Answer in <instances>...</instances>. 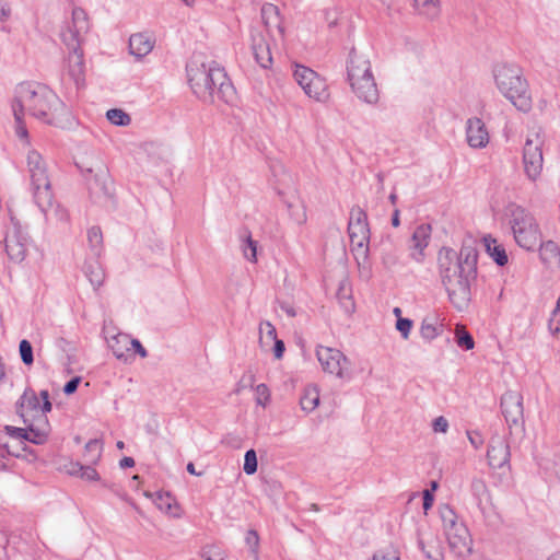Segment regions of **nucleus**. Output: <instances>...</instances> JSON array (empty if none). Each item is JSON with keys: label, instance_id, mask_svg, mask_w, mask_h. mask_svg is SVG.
I'll return each instance as SVG.
<instances>
[{"label": "nucleus", "instance_id": "obj_1", "mask_svg": "<svg viewBox=\"0 0 560 560\" xmlns=\"http://www.w3.org/2000/svg\"><path fill=\"white\" fill-rule=\"evenodd\" d=\"M478 252L472 243H464L457 254L452 248L439 253V270L451 303L459 311L471 299V284L477 278Z\"/></svg>", "mask_w": 560, "mask_h": 560}, {"label": "nucleus", "instance_id": "obj_2", "mask_svg": "<svg viewBox=\"0 0 560 560\" xmlns=\"http://www.w3.org/2000/svg\"><path fill=\"white\" fill-rule=\"evenodd\" d=\"M14 118L26 113L44 122L61 125L69 110L48 86L36 82H22L14 90L12 102Z\"/></svg>", "mask_w": 560, "mask_h": 560}, {"label": "nucleus", "instance_id": "obj_3", "mask_svg": "<svg viewBox=\"0 0 560 560\" xmlns=\"http://www.w3.org/2000/svg\"><path fill=\"white\" fill-rule=\"evenodd\" d=\"M27 189L33 202L44 214L46 221L56 220L67 222L68 211L56 202L51 185V177L47 163L42 154L30 150L26 155Z\"/></svg>", "mask_w": 560, "mask_h": 560}, {"label": "nucleus", "instance_id": "obj_4", "mask_svg": "<svg viewBox=\"0 0 560 560\" xmlns=\"http://www.w3.org/2000/svg\"><path fill=\"white\" fill-rule=\"evenodd\" d=\"M186 71L194 94L202 102L213 104L217 98L224 103L233 102L235 90L224 69L218 63H205L192 59Z\"/></svg>", "mask_w": 560, "mask_h": 560}, {"label": "nucleus", "instance_id": "obj_5", "mask_svg": "<svg viewBox=\"0 0 560 560\" xmlns=\"http://www.w3.org/2000/svg\"><path fill=\"white\" fill-rule=\"evenodd\" d=\"M492 72L499 92L518 110L528 113L533 107V98L522 69L512 63H500Z\"/></svg>", "mask_w": 560, "mask_h": 560}, {"label": "nucleus", "instance_id": "obj_6", "mask_svg": "<svg viewBox=\"0 0 560 560\" xmlns=\"http://www.w3.org/2000/svg\"><path fill=\"white\" fill-rule=\"evenodd\" d=\"M347 81L352 93L363 103L376 105L380 91L368 56L351 50L347 61Z\"/></svg>", "mask_w": 560, "mask_h": 560}, {"label": "nucleus", "instance_id": "obj_7", "mask_svg": "<svg viewBox=\"0 0 560 560\" xmlns=\"http://www.w3.org/2000/svg\"><path fill=\"white\" fill-rule=\"evenodd\" d=\"M508 217L516 244L526 250H535L541 241V232L535 217L515 205L508 208Z\"/></svg>", "mask_w": 560, "mask_h": 560}, {"label": "nucleus", "instance_id": "obj_8", "mask_svg": "<svg viewBox=\"0 0 560 560\" xmlns=\"http://www.w3.org/2000/svg\"><path fill=\"white\" fill-rule=\"evenodd\" d=\"M293 78L308 98L317 103H326L329 100L330 93L325 78L311 68L296 65Z\"/></svg>", "mask_w": 560, "mask_h": 560}, {"label": "nucleus", "instance_id": "obj_9", "mask_svg": "<svg viewBox=\"0 0 560 560\" xmlns=\"http://www.w3.org/2000/svg\"><path fill=\"white\" fill-rule=\"evenodd\" d=\"M348 233L352 250L357 252L358 256L366 258L370 243V228L368 215L359 206H354L350 210Z\"/></svg>", "mask_w": 560, "mask_h": 560}, {"label": "nucleus", "instance_id": "obj_10", "mask_svg": "<svg viewBox=\"0 0 560 560\" xmlns=\"http://www.w3.org/2000/svg\"><path fill=\"white\" fill-rule=\"evenodd\" d=\"M316 357L324 372L340 380H351V361L340 350L318 346Z\"/></svg>", "mask_w": 560, "mask_h": 560}, {"label": "nucleus", "instance_id": "obj_11", "mask_svg": "<svg viewBox=\"0 0 560 560\" xmlns=\"http://www.w3.org/2000/svg\"><path fill=\"white\" fill-rule=\"evenodd\" d=\"M90 28L86 12L81 8L72 10V18L61 30L60 38L69 51L82 50L84 36Z\"/></svg>", "mask_w": 560, "mask_h": 560}, {"label": "nucleus", "instance_id": "obj_12", "mask_svg": "<svg viewBox=\"0 0 560 560\" xmlns=\"http://www.w3.org/2000/svg\"><path fill=\"white\" fill-rule=\"evenodd\" d=\"M39 395L43 400L44 412L23 419L24 424L27 427L30 442L34 444L45 443L50 432V424L47 418V412L51 410L49 393L48 390H42Z\"/></svg>", "mask_w": 560, "mask_h": 560}, {"label": "nucleus", "instance_id": "obj_13", "mask_svg": "<svg viewBox=\"0 0 560 560\" xmlns=\"http://www.w3.org/2000/svg\"><path fill=\"white\" fill-rule=\"evenodd\" d=\"M3 242L5 253L11 261L20 264L25 259L30 238L18 221L12 219Z\"/></svg>", "mask_w": 560, "mask_h": 560}, {"label": "nucleus", "instance_id": "obj_14", "mask_svg": "<svg viewBox=\"0 0 560 560\" xmlns=\"http://www.w3.org/2000/svg\"><path fill=\"white\" fill-rule=\"evenodd\" d=\"M523 166L526 177L536 182L542 172L544 155L542 141L536 135L535 138H527L523 148Z\"/></svg>", "mask_w": 560, "mask_h": 560}, {"label": "nucleus", "instance_id": "obj_15", "mask_svg": "<svg viewBox=\"0 0 560 560\" xmlns=\"http://www.w3.org/2000/svg\"><path fill=\"white\" fill-rule=\"evenodd\" d=\"M488 463L492 468H502L510 464V445L503 435L494 434L489 442Z\"/></svg>", "mask_w": 560, "mask_h": 560}, {"label": "nucleus", "instance_id": "obj_16", "mask_svg": "<svg viewBox=\"0 0 560 560\" xmlns=\"http://www.w3.org/2000/svg\"><path fill=\"white\" fill-rule=\"evenodd\" d=\"M502 415L511 425H517L523 420V397L520 393L509 390L501 397Z\"/></svg>", "mask_w": 560, "mask_h": 560}, {"label": "nucleus", "instance_id": "obj_17", "mask_svg": "<svg viewBox=\"0 0 560 560\" xmlns=\"http://www.w3.org/2000/svg\"><path fill=\"white\" fill-rule=\"evenodd\" d=\"M450 549L452 552L459 558H464L470 555L472 540L468 528L463 525H457L455 528L445 533Z\"/></svg>", "mask_w": 560, "mask_h": 560}, {"label": "nucleus", "instance_id": "obj_18", "mask_svg": "<svg viewBox=\"0 0 560 560\" xmlns=\"http://www.w3.org/2000/svg\"><path fill=\"white\" fill-rule=\"evenodd\" d=\"M65 71L75 85L77 90H81L85 86V62L83 49L69 51L66 58Z\"/></svg>", "mask_w": 560, "mask_h": 560}, {"label": "nucleus", "instance_id": "obj_19", "mask_svg": "<svg viewBox=\"0 0 560 560\" xmlns=\"http://www.w3.org/2000/svg\"><path fill=\"white\" fill-rule=\"evenodd\" d=\"M466 139L469 147L474 149H482L489 143V132L485 122L472 117L466 121Z\"/></svg>", "mask_w": 560, "mask_h": 560}, {"label": "nucleus", "instance_id": "obj_20", "mask_svg": "<svg viewBox=\"0 0 560 560\" xmlns=\"http://www.w3.org/2000/svg\"><path fill=\"white\" fill-rule=\"evenodd\" d=\"M431 240V225L420 224L417 226L410 240V257L421 262L424 258V249L428 247Z\"/></svg>", "mask_w": 560, "mask_h": 560}, {"label": "nucleus", "instance_id": "obj_21", "mask_svg": "<svg viewBox=\"0 0 560 560\" xmlns=\"http://www.w3.org/2000/svg\"><path fill=\"white\" fill-rule=\"evenodd\" d=\"M252 50L256 62L261 68H269L272 63V57L269 45L260 31L253 30L250 32Z\"/></svg>", "mask_w": 560, "mask_h": 560}, {"label": "nucleus", "instance_id": "obj_22", "mask_svg": "<svg viewBox=\"0 0 560 560\" xmlns=\"http://www.w3.org/2000/svg\"><path fill=\"white\" fill-rule=\"evenodd\" d=\"M16 412L22 419L44 412L43 405L40 406L39 399L33 389L24 390L16 402Z\"/></svg>", "mask_w": 560, "mask_h": 560}, {"label": "nucleus", "instance_id": "obj_23", "mask_svg": "<svg viewBox=\"0 0 560 560\" xmlns=\"http://www.w3.org/2000/svg\"><path fill=\"white\" fill-rule=\"evenodd\" d=\"M154 44V38L147 33L132 34L129 38V51L140 59L152 51Z\"/></svg>", "mask_w": 560, "mask_h": 560}, {"label": "nucleus", "instance_id": "obj_24", "mask_svg": "<svg viewBox=\"0 0 560 560\" xmlns=\"http://www.w3.org/2000/svg\"><path fill=\"white\" fill-rule=\"evenodd\" d=\"M539 256L541 261L549 268L560 266V247L553 241L539 244Z\"/></svg>", "mask_w": 560, "mask_h": 560}, {"label": "nucleus", "instance_id": "obj_25", "mask_svg": "<svg viewBox=\"0 0 560 560\" xmlns=\"http://www.w3.org/2000/svg\"><path fill=\"white\" fill-rule=\"evenodd\" d=\"M483 245L489 256L499 265L505 266L509 261L505 248L490 235L483 237Z\"/></svg>", "mask_w": 560, "mask_h": 560}, {"label": "nucleus", "instance_id": "obj_26", "mask_svg": "<svg viewBox=\"0 0 560 560\" xmlns=\"http://www.w3.org/2000/svg\"><path fill=\"white\" fill-rule=\"evenodd\" d=\"M107 342L117 359L126 360V354L130 351V337L128 335L117 334L109 338Z\"/></svg>", "mask_w": 560, "mask_h": 560}, {"label": "nucleus", "instance_id": "obj_27", "mask_svg": "<svg viewBox=\"0 0 560 560\" xmlns=\"http://www.w3.org/2000/svg\"><path fill=\"white\" fill-rule=\"evenodd\" d=\"M156 506L164 513L170 514L172 517L179 518L182 516L180 509L175 498L168 493H158Z\"/></svg>", "mask_w": 560, "mask_h": 560}, {"label": "nucleus", "instance_id": "obj_28", "mask_svg": "<svg viewBox=\"0 0 560 560\" xmlns=\"http://www.w3.org/2000/svg\"><path fill=\"white\" fill-rule=\"evenodd\" d=\"M319 404V390L315 385H307L300 398L302 410L312 412Z\"/></svg>", "mask_w": 560, "mask_h": 560}, {"label": "nucleus", "instance_id": "obj_29", "mask_svg": "<svg viewBox=\"0 0 560 560\" xmlns=\"http://www.w3.org/2000/svg\"><path fill=\"white\" fill-rule=\"evenodd\" d=\"M442 332V326L438 323V317L427 316L420 325V335L427 341H432Z\"/></svg>", "mask_w": 560, "mask_h": 560}, {"label": "nucleus", "instance_id": "obj_30", "mask_svg": "<svg viewBox=\"0 0 560 560\" xmlns=\"http://www.w3.org/2000/svg\"><path fill=\"white\" fill-rule=\"evenodd\" d=\"M84 273L94 289H98L105 280V272L96 260L85 264Z\"/></svg>", "mask_w": 560, "mask_h": 560}, {"label": "nucleus", "instance_id": "obj_31", "mask_svg": "<svg viewBox=\"0 0 560 560\" xmlns=\"http://www.w3.org/2000/svg\"><path fill=\"white\" fill-rule=\"evenodd\" d=\"M261 19L267 28L280 26L279 9L272 3H265L261 8Z\"/></svg>", "mask_w": 560, "mask_h": 560}, {"label": "nucleus", "instance_id": "obj_32", "mask_svg": "<svg viewBox=\"0 0 560 560\" xmlns=\"http://www.w3.org/2000/svg\"><path fill=\"white\" fill-rule=\"evenodd\" d=\"M420 14L434 19L440 14V0H415Z\"/></svg>", "mask_w": 560, "mask_h": 560}, {"label": "nucleus", "instance_id": "obj_33", "mask_svg": "<svg viewBox=\"0 0 560 560\" xmlns=\"http://www.w3.org/2000/svg\"><path fill=\"white\" fill-rule=\"evenodd\" d=\"M440 516L445 533L455 528L457 525H463L462 522H458L455 511L448 505H444L440 509Z\"/></svg>", "mask_w": 560, "mask_h": 560}, {"label": "nucleus", "instance_id": "obj_34", "mask_svg": "<svg viewBox=\"0 0 560 560\" xmlns=\"http://www.w3.org/2000/svg\"><path fill=\"white\" fill-rule=\"evenodd\" d=\"M102 443L100 440H91L85 444V460L88 464H96L102 455Z\"/></svg>", "mask_w": 560, "mask_h": 560}, {"label": "nucleus", "instance_id": "obj_35", "mask_svg": "<svg viewBox=\"0 0 560 560\" xmlns=\"http://www.w3.org/2000/svg\"><path fill=\"white\" fill-rule=\"evenodd\" d=\"M455 340L459 348L471 350L475 347L472 336L466 330L464 326L457 325L455 329Z\"/></svg>", "mask_w": 560, "mask_h": 560}, {"label": "nucleus", "instance_id": "obj_36", "mask_svg": "<svg viewBox=\"0 0 560 560\" xmlns=\"http://www.w3.org/2000/svg\"><path fill=\"white\" fill-rule=\"evenodd\" d=\"M88 242L95 255H100L103 247L102 231L97 226H92L88 231Z\"/></svg>", "mask_w": 560, "mask_h": 560}, {"label": "nucleus", "instance_id": "obj_37", "mask_svg": "<svg viewBox=\"0 0 560 560\" xmlns=\"http://www.w3.org/2000/svg\"><path fill=\"white\" fill-rule=\"evenodd\" d=\"M106 118L115 126H128L131 122L130 116L122 109L112 108L107 110Z\"/></svg>", "mask_w": 560, "mask_h": 560}, {"label": "nucleus", "instance_id": "obj_38", "mask_svg": "<svg viewBox=\"0 0 560 560\" xmlns=\"http://www.w3.org/2000/svg\"><path fill=\"white\" fill-rule=\"evenodd\" d=\"M92 464H89L86 466L75 464L71 470L72 475H79L82 479L85 480H98L100 476L95 468L91 466Z\"/></svg>", "mask_w": 560, "mask_h": 560}, {"label": "nucleus", "instance_id": "obj_39", "mask_svg": "<svg viewBox=\"0 0 560 560\" xmlns=\"http://www.w3.org/2000/svg\"><path fill=\"white\" fill-rule=\"evenodd\" d=\"M242 250L244 257L252 261L256 262L257 260V242H255L249 235L244 240L242 245Z\"/></svg>", "mask_w": 560, "mask_h": 560}, {"label": "nucleus", "instance_id": "obj_40", "mask_svg": "<svg viewBox=\"0 0 560 560\" xmlns=\"http://www.w3.org/2000/svg\"><path fill=\"white\" fill-rule=\"evenodd\" d=\"M19 351L21 355V360L25 365H32L34 362L33 357V347L31 342L26 339L21 340L19 345Z\"/></svg>", "mask_w": 560, "mask_h": 560}, {"label": "nucleus", "instance_id": "obj_41", "mask_svg": "<svg viewBox=\"0 0 560 560\" xmlns=\"http://www.w3.org/2000/svg\"><path fill=\"white\" fill-rule=\"evenodd\" d=\"M243 469L247 475H253L257 471V455L254 450H248L245 453Z\"/></svg>", "mask_w": 560, "mask_h": 560}, {"label": "nucleus", "instance_id": "obj_42", "mask_svg": "<svg viewBox=\"0 0 560 560\" xmlns=\"http://www.w3.org/2000/svg\"><path fill=\"white\" fill-rule=\"evenodd\" d=\"M549 329L553 335L560 331V296L558 298L556 307L549 318Z\"/></svg>", "mask_w": 560, "mask_h": 560}, {"label": "nucleus", "instance_id": "obj_43", "mask_svg": "<svg viewBox=\"0 0 560 560\" xmlns=\"http://www.w3.org/2000/svg\"><path fill=\"white\" fill-rule=\"evenodd\" d=\"M259 330L261 334V337H260L261 342L264 341L265 338L269 341L277 339V331H276L275 326L271 323H269V322L261 323Z\"/></svg>", "mask_w": 560, "mask_h": 560}, {"label": "nucleus", "instance_id": "obj_44", "mask_svg": "<svg viewBox=\"0 0 560 560\" xmlns=\"http://www.w3.org/2000/svg\"><path fill=\"white\" fill-rule=\"evenodd\" d=\"M373 560H400L397 550L394 547H387L378 550Z\"/></svg>", "mask_w": 560, "mask_h": 560}, {"label": "nucleus", "instance_id": "obj_45", "mask_svg": "<svg viewBox=\"0 0 560 560\" xmlns=\"http://www.w3.org/2000/svg\"><path fill=\"white\" fill-rule=\"evenodd\" d=\"M412 328V320L408 318L399 317L396 322V329L401 334L404 339H408L410 330Z\"/></svg>", "mask_w": 560, "mask_h": 560}, {"label": "nucleus", "instance_id": "obj_46", "mask_svg": "<svg viewBox=\"0 0 560 560\" xmlns=\"http://www.w3.org/2000/svg\"><path fill=\"white\" fill-rule=\"evenodd\" d=\"M4 429H5V432L11 438L23 439V440L30 441V436H28V432H27V427L25 429H23V428H16V427H12V425H7Z\"/></svg>", "mask_w": 560, "mask_h": 560}, {"label": "nucleus", "instance_id": "obj_47", "mask_svg": "<svg viewBox=\"0 0 560 560\" xmlns=\"http://www.w3.org/2000/svg\"><path fill=\"white\" fill-rule=\"evenodd\" d=\"M246 545L252 549L254 553H257L259 545V536L256 530L249 529L245 537Z\"/></svg>", "mask_w": 560, "mask_h": 560}, {"label": "nucleus", "instance_id": "obj_48", "mask_svg": "<svg viewBox=\"0 0 560 560\" xmlns=\"http://www.w3.org/2000/svg\"><path fill=\"white\" fill-rule=\"evenodd\" d=\"M432 430L435 433H446L448 430V421L445 417L440 416L432 422Z\"/></svg>", "mask_w": 560, "mask_h": 560}, {"label": "nucleus", "instance_id": "obj_49", "mask_svg": "<svg viewBox=\"0 0 560 560\" xmlns=\"http://www.w3.org/2000/svg\"><path fill=\"white\" fill-rule=\"evenodd\" d=\"M467 438L470 442V444L474 446V448L479 450L483 444L482 435L479 432H467Z\"/></svg>", "mask_w": 560, "mask_h": 560}, {"label": "nucleus", "instance_id": "obj_50", "mask_svg": "<svg viewBox=\"0 0 560 560\" xmlns=\"http://www.w3.org/2000/svg\"><path fill=\"white\" fill-rule=\"evenodd\" d=\"M11 16V7L7 0H0V22H5Z\"/></svg>", "mask_w": 560, "mask_h": 560}, {"label": "nucleus", "instance_id": "obj_51", "mask_svg": "<svg viewBox=\"0 0 560 560\" xmlns=\"http://www.w3.org/2000/svg\"><path fill=\"white\" fill-rule=\"evenodd\" d=\"M23 116L24 115H19V119L18 118H14L15 119V122H16V128H15V131H16V136L21 139H27V130H26V127L23 122Z\"/></svg>", "mask_w": 560, "mask_h": 560}, {"label": "nucleus", "instance_id": "obj_52", "mask_svg": "<svg viewBox=\"0 0 560 560\" xmlns=\"http://www.w3.org/2000/svg\"><path fill=\"white\" fill-rule=\"evenodd\" d=\"M418 545L421 548V550L424 552V555H425V557L428 559H431V560H439L440 559L441 553L438 550H435L433 552L432 550L427 549L424 540L422 538L419 539Z\"/></svg>", "mask_w": 560, "mask_h": 560}, {"label": "nucleus", "instance_id": "obj_53", "mask_svg": "<svg viewBox=\"0 0 560 560\" xmlns=\"http://www.w3.org/2000/svg\"><path fill=\"white\" fill-rule=\"evenodd\" d=\"M81 378L80 377H73L69 382L66 383L63 387V393L67 395L73 394L80 384Z\"/></svg>", "mask_w": 560, "mask_h": 560}, {"label": "nucleus", "instance_id": "obj_54", "mask_svg": "<svg viewBox=\"0 0 560 560\" xmlns=\"http://www.w3.org/2000/svg\"><path fill=\"white\" fill-rule=\"evenodd\" d=\"M471 491L475 495H481L486 492V483L481 479H475L471 481Z\"/></svg>", "mask_w": 560, "mask_h": 560}, {"label": "nucleus", "instance_id": "obj_55", "mask_svg": "<svg viewBox=\"0 0 560 560\" xmlns=\"http://www.w3.org/2000/svg\"><path fill=\"white\" fill-rule=\"evenodd\" d=\"M130 349H133L141 358H145L148 355L147 350L138 339L130 338Z\"/></svg>", "mask_w": 560, "mask_h": 560}, {"label": "nucleus", "instance_id": "obj_56", "mask_svg": "<svg viewBox=\"0 0 560 560\" xmlns=\"http://www.w3.org/2000/svg\"><path fill=\"white\" fill-rule=\"evenodd\" d=\"M273 341H275L273 354H275V358L279 360L283 357L285 347H284L283 341L280 339H276Z\"/></svg>", "mask_w": 560, "mask_h": 560}, {"label": "nucleus", "instance_id": "obj_57", "mask_svg": "<svg viewBox=\"0 0 560 560\" xmlns=\"http://www.w3.org/2000/svg\"><path fill=\"white\" fill-rule=\"evenodd\" d=\"M433 504V495L430 493L429 490H425L423 492V509L424 511H428Z\"/></svg>", "mask_w": 560, "mask_h": 560}, {"label": "nucleus", "instance_id": "obj_58", "mask_svg": "<svg viewBox=\"0 0 560 560\" xmlns=\"http://www.w3.org/2000/svg\"><path fill=\"white\" fill-rule=\"evenodd\" d=\"M383 262L390 267L396 264V256L394 254H386L383 256Z\"/></svg>", "mask_w": 560, "mask_h": 560}, {"label": "nucleus", "instance_id": "obj_59", "mask_svg": "<svg viewBox=\"0 0 560 560\" xmlns=\"http://www.w3.org/2000/svg\"><path fill=\"white\" fill-rule=\"evenodd\" d=\"M119 465L121 468H130L135 466V459L132 457H124Z\"/></svg>", "mask_w": 560, "mask_h": 560}, {"label": "nucleus", "instance_id": "obj_60", "mask_svg": "<svg viewBox=\"0 0 560 560\" xmlns=\"http://www.w3.org/2000/svg\"><path fill=\"white\" fill-rule=\"evenodd\" d=\"M256 392L259 396H265L266 399L269 398V389L265 384H259L256 387Z\"/></svg>", "mask_w": 560, "mask_h": 560}, {"label": "nucleus", "instance_id": "obj_61", "mask_svg": "<svg viewBox=\"0 0 560 560\" xmlns=\"http://www.w3.org/2000/svg\"><path fill=\"white\" fill-rule=\"evenodd\" d=\"M294 215H295L294 219L299 224L304 223L306 220V214H305V211L303 208L298 209V211Z\"/></svg>", "mask_w": 560, "mask_h": 560}, {"label": "nucleus", "instance_id": "obj_62", "mask_svg": "<svg viewBox=\"0 0 560 560\" xmlns=\"http://www.w3.org/2000/svg\"><path fill=\"white\" fill-rule=\"evenodd\" d=\"M400 224V220H399V210L398 209H395L394 212H393V215H392V225L394 228H398Z\"/></svg>", "mask_w": 560, "mask_h": 560}, {"label": "nucleus", "instance_id": "obj_63", "mask_svg": "<svg viewBox=\"0 0 560 560\" xmlns=\"http://www.w3.org/2000/svg\"><path fill=\"white\" fill-rule=\"evenodd\" d=\"M281 308L290 316L294 317L296 315L295 310L290 305H282Z\"/></svg>", "mask_w": 560, "mask_h": 560}, {"label": "nucleus", "instance_id": "obj_64", "mask_svg": "<svg viewBox=\"0 0 560 560\" xmlns=\"http://www.w3.org/2000/svg\"><path fill=\"white\" fill-rule=\"evenodd\" d=\"M187 471L195 476H201V472H197L195 469V465L192 463H188L186 467Z\"/></svg>", "mask_w": 560, "mask_h": 560}]
</instances>
